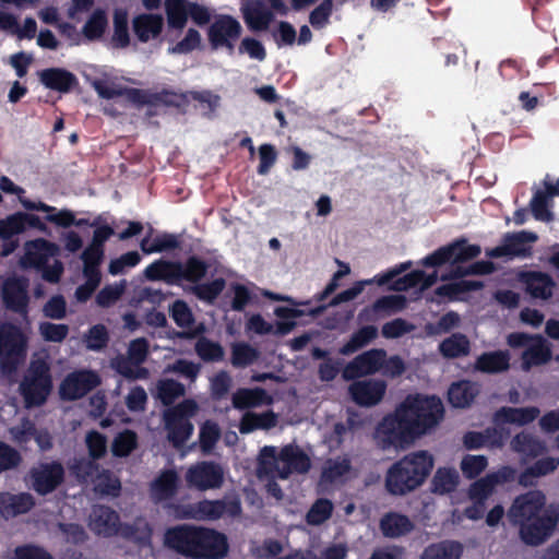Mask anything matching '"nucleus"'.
<instances>
[{
	"label": "nucleus",
	"instance_id": "nucleus-51",
	"mask_svg": "<svg viewBox=\"0 0 559 559\" xmlns=\"http://www.w3.org/2000/svg\"><path fill=\"white\" fill-rule=\"evenodd\" d=\"M94 490L102 496L118 497L121 491L119 478L114 476L108 469H98L95 476Z\"/></svg>",
	"mask_w": 559,
	"mask_h": 559
},
{
	"label": "nucleus",
	"instance_id": "nucleus-52",
	"mask_svg": "<svg viewBox=\"0 0 559 559\" xmlns=\"http://www.w3.org/2000/svg\"><path fill=\"white\" fill-rule=\"evenodd\" d=\"M105 258V249L88 245L81 253V260L83 262V275H95L100 276V264Z\"/></svg>",
	"mask_w": 559,
	"mask_h": 559
},
{
	"label": "nucleus",
	"instance_id": "nucleus-42",
	"mask_svg": "<svg viewBox=\"0 0 559 559\" xmlns=\"http://www.w3.org/2000/svg\"><path fill=\"white\" fill-rule=\"evenodd\" d=\"M378 336V329L374 325H365L355 331L348 342L341 348L342 355H349L367 346Z\"/></svg>",
	"mask_w": 559,
	"mask_h": 559
},
{
	"label": "nucleus",
	"instance_id": "nucleus-38",
	"mask_svg": "<svg viewBox=\"0 0 559 559\" xmlns=\"http://www.w3.org/2000/svg\"><path fill=\"white\" fill-rule=\"evenodd\" d=\"M276 423L277 417L272 411L262 414L248 412L240 419L239 431L247 435L258 429H271L275 427Z\"/></svg>",
	"mask_w": 559,
	"mask_h": 559
},
{
	"label": "nucleus",
	"instance_id": "nucleus-43",
	"mask_svg": "<svg viewBox=\"0 0 559 559\" xmlns=\"http://www.w3.org/2000/svg\"><path fill=\"white\" fill-rule=\"evenodd\" d=\"M112 47L127 48L130 45L128 12L123 9H116L112 16Z\"/></svg>",
	"mask_w": 559,
	"mask_h": 559
},
{
	"label": "nucleus",
	"instance_id": "nucleus-40",
	"mask_svg": "<svg viewBox=\"0 0 559 559\" xmlns=\"http://www.w3.org/2000/svg\"><path fill=\"white\" fill-rule=\"evenodd\" d=\"M551 359V349L540 337H536V342L531 344L522 354V367L528 370L533 366L547 364Z\"/></svg>",
	"mask_w": 559,
	"mask_h": 559
},
{
	"label": "nucleus",
	"instance_id": "nucleus-45",
	"mask_svg": "<svg viewBox=\"0 0 559 559\" xmlns=\"http://www.w3.org/2000/svg\"><path fill=\"white\" fill-rule=\"evenodd\" d=\"M185 393V385L174 379H160L156 384V397L165 406L173 405Z\"/></svg>",
	"mask_w": 559,
	"mask_h": 559
},
{
	"label": "nucleus",
	"instance_id": "nucleus-23",
	"mask_svg": "<svg viewBox=\"0 0 559 559\" xmlns=\"http://www.w3.org/2000/svg\"><path fill=\"white\" fill-rule=\"evenodd\" d=\"M57 246L46 239H36L26 243V251L21 260L24 267L40 270L45 267L49 258L57 253Z\"/></svg>",
	"mask_w": 559,
	"mask_h": 559
},
{
	"label": "nucleus",
	"instance_id": "nucleus-53",
	"mask_svg": "<svg viewBox=\"0 0 559 559\" xmlns=\"http://www.w3.org/2000/svg\"><path fill=\"white\" fill-rule=\"evenodd\" d=\"M138 447V436L133 430L124 429L119 432L111 444V452L114 456L127 457Z\"/></svg>",
	"mask_w": 559,
	"mask_h": 559
},
{
	"label": "nucleus",
	"instance_id": "nucleus-12",
	"mask_svg": "<svg viewBox=\"0 0 559 559\" xmlns=\"http://www.w3.org/2000/svg\"><path fill=\"white\" fill-rule=\"evenodd\" d=\"M99 374L94 370H76L69 373L60 384L59 393L64 401H76L100 384Z\"/></svg>",
	"mask_w": 559,
	"mask_h": 559
},
{
	"label": "nucleus",
	"instance_id": "nucleus-54",
	"mask_svg": "<svg viewBox=\"0 0 559 559\" xmlns=\"http://www.w3.org/2000/svg\"><path fill=\"white\" fill-rule=\"evenodd\" d=\"M221 438V429L215 421L206 420L200 427L199 444L203 454H210Z\"/></svg>",
	"mask_w": 559,
	"mask_h": 559
},
{
	"label": "nucleus",
	"instance_id": "nucleus-21",
	"mask_svg": "<svg viewBox=\"0 0 559 559\" xmlns=\"http://www.w3.org/2000/svg\"><path fill=\"white\" fill-rule=\"evenodd\" d=\"M169 314L175 323L183 331L175 332V335L181 340H193L203 332V326L191 329L195 319L188 304L182 299L175 300L169 307Z\"/></svg>",
	"mask_w": 559,
	"mask_h": 559
},
{
	"label": "nucleus",
	"instance_id": "nucleus-17",
	"mask_svg": "<svg viewBox=\"0 0 559 559\" xmlns=\"http://www.w3.org/2000/svg\"><path fill=\"white\" fill-rule=\"evenodd\" d=\"M386 392V383L383 380L368 379L354 380L348 386V393L355 404L361 407H372L379 404Z\"/></svg>",
	"mask_w": 559,
	"mask_h": 559
},
{
	"label": "nucleus",
	"instance_id": "nucleus-36",
	"mask_svg": "<svg viewBox=\"0 0 559 559\" xmlns=\"http://www.w3.org/2000/svg\"><path fill=\"white\" fill-rule=\"evenodd\" d=\"M243 17L251 29L265 31L273 21L274 14L261 0H255L245 9Z\"/></svg>",
	"mask_w": 559,
	"mask_h": 559
},
{
	"label": "nucleus",
	"instance_id": "nucleus-9",
	"mask_svg": "<svg viewBox=\"0 0 559 559\" xmlns=\"http://www.w3.org/2000/svg\"><path fill=\"white\" fill-rule=\"evenodd\" d=\"M240 512L241 506L236 499L229 501L203 499L195 503L179 506L177 509L179 518L197 521H215L225 514L234 518L239 515Z\"/></svg>",
	"mask_w": 559,
	"mask_h": 559
},
{
	"label": "nucleus",
	"instance_id": "nucleus-7",
	"mask_svg": "<svg viewBox=\"0 0 559 559\" xmlns=\"http://www.w3.org/2000/svg\"><path fill=\"white\" fill-rule=\"evenodd\" d=\"M52 390L50 367L45 360L32 361L20 383L25 407H39L47 402Z\"/></svg>",
	"mask_w": 559,
	"mask_h": 559
},
{
	"label": "nucleus",
	"instance_id": "nucleus-8",
	"mask_svg": "<svg viewBox=\"0 0 559 559\" xmlns=\"http://www.w3.org/2000/svg\"><path fill=\"white\" fill-rule=\"evenodd\" d=\"M27 338L13 323L0 325V368L3 372L14 371L25 358Z\"/></svg>",
	"mask_w": 559,
	"mask_h": 559
},
{
	"label": "nucleus",
	"instance_id": "nucleus-10",
	"mask_svg": "<svg viewBox=\"0 0 559 559\" xmlns=\"http://www.w3.org/2000/svg\"><path fill=\"white\" fill-rule=\"evenodd\" d=\"M481 252L479 245H471L465 238L457 239L440 247L421 261L426 267H437L450 263H464L477 258Z\"/></svg>",
	"mask_w": 559,
	"mask_h": 559
},
{
	"label": "nucleus",
	"instance_id": "nucleus-19",
	"mask_svg": "<svg viewBox=\"0 0 559 559\" xmlns=\"http://www.w3.org/2000/svg\"><path fill=\"white\" fill-rule=\"evenodd\" d=\"M180 488V478L176 469L166 468L151 481L148 493L153 503L159 504L174 499Z\"/></svg>",
	"mask_w": 559,
	"mask_h": 559
},
{
	"label": "nucleus",
	"instance_id": "nucleus-63",
	"mask_svg": "<svg viewBox=\"0 0 559 559\" xmlns=\"http://www.w3.org/2000/svg\"><path fill=\"white\" fill-rule=\"evenodd\" d=\"M109 342V334L104 324L93 325L86 334V346L92 350H102Z\"/></svg>",
	"mask_w": 559,
	"mask_h": 559
},
{
	"label": "nucleus",
	"instance_id": "nucleus-35",
	"mask_svg": "<svg viewBox=\"0 0 559 559\" xmlns=\"http://www.w3.org/2000/svg\"><path fill=\"white\" fill-rule=\"evenodd\" d=\"M164 420L169 442L177 449L183 447L193 432L192 423L168 415H164Z\"/></svg>",
	"mask_w": 559,
	"mask_h": 559
},
{
	"label": "nucleus",
	"instance_id": "nucleus-55",
	"mask_svg": "<svg viewBox=\"0 0 559 559\" xmlns=\"http://www.w3.org/2000/svg\"><path fill=\"white\" fill-rule=\"evenodd\" d=\"M70 473L80 481L86 483L94 479L99 469V464L93 459H74L69 466Z\"/></svg>",
	"mask_w": 559,
	"mask_h": 559
},
{
	"label": "nucleus",
	"instance_id": "nucleus-60",
	"mask_svg": "<svg viewBox=\"0 0 559 559\" xmlns=\"http://www.w3.org/2000/svg\"><path fill=\"white\" fill-rule=\"evenodd\" d=\"M549 200L547 193L537 190L530 202L531 211L535 219L540 222H549L552 219V213L549 211Z\"/></svg>",
	"mask_w": 559,
	"mask_h": 559
},
{
	"label": "nucleus",
	"instance_id": "nucleus-1",
	"mask_svg": "<svg viewBox=\"0 0 559 559\" xmlns=\"http://www.w3.org/2000/svg\"><path fill=\"white\" fill-rule=\"evenodd\" d=\"M443 414V404L438 396H408L377 425V445L381 450L407 449L416 439L436 427Z\"/></svg>",
	"mask_w": 559,
	"mask_h": 559
},
{
	"label": "nucleus",
	"instance_id": "nucleus-58",
	"mask_svg": "<svg viewBox=\"0 0 559 559\" xmlns=\"http://www.w3.org/2000/svg\"><path fill=\"white\" fill-rule=\"evenodd\" d=\"M496 488V484L491 479V476H486L475 480L468 488V497L472 501L486 502V500L492 495Z\"/></svg>",
	"mask_w": 559,
	"mask_h": 559
},
{
	"label": "nucleus",
	"instance_id": "nucleus-41",
	"mask_svg": "<svg viewBox=\"0 0 559 559\" xmlns=\"http://www.w3.org/2000/svg\"><path fill=\"white\" fill-rule=\"evenodd\" d=\"M189 0H166L165 12L167 23L170 28L182 29L189 17L190 10Z\"/></svg>",
	"mask_w": 559,
	"mask_h": 559
},
{
	"label": "nucleus",
	"instance_id": "nucleus-44",
	"mask_svg": "<svg viewBox=\"0 0 559 559\" xmlns=\"http://www.w3.org/2000/svg\"><path fill=\"white\" fill-rule=\"evenodd\" d=\"M108 26V19L105 10L95 9L82 28V34L90 40H98L103 37Z\"/></svg>",
	"mask_w": 559,
	"mask_h": 559
},
{
	"label": "nucleus",
	"instance_id": "nucleus-56",
	"mask_svg": "<svg viewBox=\"0 0 559 559\" xmlns=\"http://www.w3.org/2000/svg\"><path fill=\"white\" fill-rule=\"evenodd\" d=\"M333 512V503L326 498H320L314 501L306 515V521L310 525H320L329 520Z\"/></svg>",
	"mask_w": 559,
	"mask_h": 559
},
{
	"label": "nucleus",
	"instance_id": "nucleus-62",
	"mask_svg": "<svg viewBox=\"0 0 559 559\" xmlns=\"http://www.w3.org/2000/svg\"><path fill=\"white\" fill-rule=\"evenodd\" d=\"M414 330V325L402 318L393 319L382 325L381 334L384 338H399Z\"/></svg>",
	"mask_w": 559,
	"mask_h": 559
},
{
	"label": "nucleus",
	"instance_id": "nucleus-11",
	"mask_svg": "<svg viewBox=\"0 0 559 559\" xmlns=\"http://www.w3.org/2000/svg\"><path fill=\"white\" fill-rule=\"evenodd\" d=\"M187 486L200 491L221 488L224 483L222 466L213 461H201L191 465L185 475Z\"/></svg>",
	"mask_w": 559,
	"mask_h": 559
},
{
	"label": "nucleus",
	"instance_id": "nucleus-2",
	"mask_svg": "<svg viewBox=\"0 0 559 559\" xmlns=\"http://www.w3.org/2000/svg\"><path fill=\"white\" fill-rule=\"evenodd\" d=\"M510 522L519 526L524 544L538 546L554 533L559 522V506H546L540 490H531L516 497L509 510Z\"/></svg>",
	"mask_w": 559,
	"mask_h": 559
},
{
	"label": "nucleus",
	"instance_id": "nucleus-48",
	"mask_svg": "<svg viewBox=\"0 0 559 559\" xmlns=\"http://www.w3.org/2000/svg\"><path fill=\"white\" fill-rule=\"evenodd\" d=\"M181 267L183 281L197 285L205 277L210 264L198 255H191L183 263L181 262Z\"/></svg>",
	"mask_w": 559,
	"mask_h": 559
},
{
	"label": "nucleus",
	"instance_id": "nucleus-46",
	"mask_svg": "<svg viewBox=\"0 0 559 559\" xmlns=\"http://www.w3.org/2000/svg\"><path fill=\"white\" fill-rule=\"evenodd\" d=\"M459 485V474L453 468H438L431 480V490L438 495L453 492Z\"/></svg>",
	"mask_w": 559,
	"mask_h": 559
},
{
	"label": "nucleus",
	"instance_id": "nucleus-5",
	"mask_svg": "<svg viewBox=\"0 0 559 559\" xmlns=\"http://www.w3.org/2000/svg\"><path fill=\"white\" fill-rule=\"evenodd\" d=\"M259 464L260 473H273L277 471L281 479H286L293 473L305 474L311 467L309 456L297 445L288 444L282 448L277 455L275 447H264L261 450Z\"/></svg>",
	"mask_w": 559,
	"mask_h": 559
},
{
	"label": "nucleus",
	"instance_id": "nucleus-16",
	"mask_svg": "<svg viewBox=\"0 0 559 559\" xmlns=\"http://www.w3.org/2000/svg\"><path fill=\"white\" fill-rule=\"evenodd\" d=\"M240 23L231 15L218 16L209 27V40L213 48L226 47L231 52L234 41L241 35Z\"/></svg>",
	"mask_w": 559,
	"mask_h": 559
},
{
	"label": "nucleus",
	"instance_id": "nucleus-25",
	"mask_svg": "<svg viewBox=\"0 0 559 559\" xmlns=\"http://www.w3.org/2000/svg\"><path fill=\"white\" fill-rule=\"evenodd\" d=\"M406 306V298L403 295H389L378 298L371 306L365 307L358 314V321H374L378 313L391 314L401 311Z\"/></svg>",
	"mask_w": 559,
	"mask_h": 559
},
{
	"label": "nucleus",
	"instance_id": "nucleus-33",
	"mask_svg": "<svg viewBox=\"0 0 559 559\" xmlns=\"http://www.w3.org/2000/svg\"><path fill=\"white\" fill-rule=\"evenodd\" d=\"M479 390L475 382L471 380H460L453 382L448 391L449 403L456 408H464L469 406Z\"/></svg>",
	"mask_w": 559,
	"mask_h": 559
},
{
	"label": "nucleus",
	"instance_id": "nucleus-49",
	"mask_svg": "<svg viewBox=\"0 0 559 559\" xmlns=\"http://www.w3.org/2000/svg\"><path fill=\"white\" fill-rule=\"evenodd\" d=\"M194 350L197 355L205 362L222 361L225 356V350L218 342H214L205 336L198 338Z\"/></svg>",
	"mask_w": 559,
	"mask_h": 559
},
{
	"label": "nucleus",
	"instance_id": "nucleus-61",
	"mask_svg": "<svg viewBox=\"0 0 559 559\" xmlns=\"http://www.w3.org/2000/svg\"><path fill=\"white\" fill-rule=\"evenodd\" d=\"M93 87L100 98L112 99L115 97L124 96L128 99V102L131 103L130 91L133 87L117 86L115 84H109L104 80H95L93 82Z\"/></svg>",
	"mask_w": 559,
	"mask_h": 559
},
{
	"label": "nucleus",
	"instance_id": "nucleus-30",
	"mask_svg": "<svg viewBox=\"0 0 559 559\" xmlns=\"http://www.w3.org/2000/svg\"><path fill=\"white\" fill-rule=\"evenodd\" d=\"M379 527L384 537L399 538L409 534L415 525L407 515L391 511L381 518Z\"/></svg>",
	"mask_w": 559,
	"mask_h": 559
},
{
	"label": "nucleus",
	"instance_id": "nucleus-6",
	"mask_svg": "<svg viewBox=\"0 0 559 559\" xmlns=\"http://www.w3.org/2000/svg\"><path fill=\"white\" fill-rule=\"evenodd\" d=\"M495 271L491 261H476L469 266L456 265L448 274H442L441 280H459L453 283L443 284L435 289V294L449 300H457L463 294L475 292L483 288V283L478 281L462 280L467 275H487Z\"/></svg>",
	"mask_w": 559,
	"mask_h": 559
},
{
	"label": "nucleus",
	"instance_id": "nucleus-24",
	"mask_svg": "<svg viewBox=\"0 0 559 559\" xmlns=\"http://www.w3.org/2000/svg\"><path fill=\"white\" fill-rule=\"evenodd\" d=\"M519 278L533 298L548 299L552 296L556 284L549 274L540 271H525Z\"/></svg>",
	"mask_w": 559,
	"mask_h": 559
},
{
	"label": "nucleus",
	"instance_id": "nucleus-29",
	"mask_svg": "<svg viewBox=\"0 0 559 559\" xmlns=\"http://www.w3.org/2000/svg\"><path fill=\"white\" fill-rule=\"evenodd\" d=\"M133 32L141 43L157 38L164 27V20L159 14L142 13L132 21Z\"/></svg>",
	"mask_w": 559,
	"mask_h": 559
},
{
	"label": "nucleus",
	"instance_id": "nucleus-14",
	"mask_svg": "<svg viewBox=\"0 0 559 559\" xmlns=\"http://www.w3.org/2000/svg\"><path fill=\"white\" fill-rule=\"evenodd\" d=\"M538 237L535 233L521 230L518 233H508L503 236L501 245L487 251V255L491 259L499 258H526L531 254V248L526 243L537 241Z\"/></svg>",
	"mask_w": 559,
	"mask_h": 559
},
{
	"label": "nucleus",
	"instance_id": "nucleus-3",
	"mask_svg": "<svg viewBox=\"0 0 559 559\" xmlns=\"http://www.w3.org/2000/svg\"><path fill=\"white\" fill-rule=\"evenodd\" d=\"M164 544L187 558L221 559L228 551L224 534L205 527L181 524L167 528Z\"/></svg>",
	"mask_w": 559,
	"mask_h": 559
},
{
	"label": "nucleus",
	"instance_id": "nucleus-20",
	"mask_svg": "<svg viewBox=\"0 0 559 559\" xmlns=\"http://www.w3.org/2000/svg\"><path fill=\"white\" fill-rule=\"evenodd\" d=\"M411 263L401 264L400 266L388 271L384 274L377 275L374 280H365V281H358L356 282L352 287L338 293L335 295L329 306L335 307L343 302L350 301L355 299L359 294L362 293L365 289V286L372 284L373 282H377L378 285L382 286L388 283H390L394 277H396L400 273L405 271Z\"/></svg>",
	"mask_w": 559,
	"mask_h": 559
},
{
	"label": "nucleus",
	"instance_id": "nucleus-13",
	"mask_svg": "<svg viewBox=\"0 0 559 559\" xmlns=\"http://www.w3.org/2000/svg\"><path fill=\"white\" fill-rule=\"evenodd\" d=\"M386 352L383 348H372L357 355L343 369L342 377L346 381L356 380L361 377L372 376L382 368Z\"/></svg>",
	"mask_w": 559,
	"mask_h": 559
},
{
	"label": "nucleus",
	"instance_id": "nucleus-47",
	"mask_svg": "<svg viewBox=\"0 0 559 559\" xmlns=\"http://www.w3.org/2000/svg\"><path fill=\"white\" fill-rule=\"evenodd\" d=\"M260 352L246 342H237L231 345L230 362L235 368H245L255 362Z\"/></svg>",
	"mask_w": 559,
	"mask_h": 559
},
{
	"label": "nucleus",
	"instance_id": "nucleus-32",
	"mask_svg": "<svg viewBox=\"0 0 559 559\" xmlns=\"http://www.w3.org/2000/svg\"><path fill=\"white\" fill-rule=\"evenodd\" d=\"M233 406L236 409H248L272 403L271 396L263 388H241L231 396Z\"/></svg>",
	"mask_w": 559,
	"mask_h": 559
},
{
	"label": "nucleus",
	"instance_id": "nucleus-4",
	"mask_svg": "<svg viewBox=\"0 0 559 559\" xmlns=\"http://www.w3.org/2000/svg\"><path fill=\"white\" fill-rule=\"evenodd\" d=\"M433 456L425 450L411 452L394 462L385 474V489L392 496H406L426 481L433 468Z\"/></svg>",
	"mask_w": 559,
	"mask_h": 559
},
{
	"label": "nucleus",
	"instance_id": "nucleus-26",
	"mask_svg": "<svg viewBox=\"0 0 559 559\" xmlns=\"http://www.w3.org/2000/svg\"><path fill=\"white\" fill-rule=\"evenodd\" d=\"M39 80L45 87L59 93H69L78 84V78L63 68H48L39 72Z\"/></svg>",
	"mask_w": 559,
	"mask_h": 559
},
{
	"label": "nucleus",
	"instance_id": "nucleus-34",
	"mask_svg": "<svg viewBox=\"0 0 559 559\" xmlns=\"http://www.w3.org/2000/svg\"><path fill=\"white\" fill-rule=\"evenodd\" d=\"M514 452L531 459H536L547 452L546 443L532 433L522 431L511 440Z\"/></svg>",
	"mask_w": 559,
	"mask_h": 559
},
{
	"label": "nucleus",
	"instance_id": "nucleus-59",
	"mask_svg": "<svg viewBox=\"0 0 559 559\" xmlns=\"http://www.w3.org/2000/svg\"><path fill=\"white\" fill-rule=\"evenodd\" d=\"M38 331L46 342L61 343L69 334V326L64 323L41 322Z\"/></svg>",
	"mask_w": 559,
	"mask_h": 559
},
{
	"label": "nucleus",
	"instance_id": "nucleus-27",
	"mask_svg": "<svg viewBox=\"0 0 559 559\" xmlns=\"http://www.w3.org/2000/svg\"><path fill=\"white\" fill-rule=\"evenodd\" d=\"M34 506L35 499L29 492L0 493V514L5 519L27 513Z\"/></svg>",
	"mask_w": 559,
	"mask_h": 559
},
{
	"label": "nucleus",
	"instance_id": "nucleus-64",
	"mask_svg": "<svg viewBox=\"0 0 559 559\" xmlns=\"http://www.w3.org/2000/svg\"><path fill=\"white\" fill-rule=\"evenodd\" d=\"M12 559H53L43 547L27 544L14 549Z\"/></svg>",
	"mask_w": 559,
	"mask_h": 559
},
{
	"label": "nucleus",
	"instance_id": "nucleus-15",
	"mask_svg": "<svg viewBox=\"0 0 559 559\" xmlns=\"http://www.w3.org/2000/svg\"><path fill=\"white\" fill-rule=\"evenodd\" d=\"M33 489L40 496L55 491L64 480V468L58 461L43 463L31 469Z\"/></svg>",
	"mask_w": 559,
	"mask_h": 559
},
{
	"label": "nucleus",
	"instance_id": "nucleus-18",
	"mask_svg": "<svg viewBox=\"0 0 559 559\" xmlns=\"http://www.w3.org/2000/svg\"><path fill=\"white\" fill-rule=\"evenodd\" d=\"M27 280L24 277H10L2 286V298L7 309L27 317L29 297L27 294Z\"/></svg>",
	"mask_w": 559,
	"mask_h": 559
},
{
	"label": "nucleus",
	"instance_id": "nucleus-31",
	"mask_svg": "<svg viewBox=\"0 0 559 559\" xmlns=\"http://www.w3.org/2000/svg\"><path fill=\"white\" fill-rule=\"evenodd\" d=\"M510 359L508 350L485 352L476 358L474 368L483 373H501L509 370Z\"/></svg>",
	"mask_w": 559,
	"mask_h": 559
},
{
	"label": "nucleus",
	"instance_id": "nucleus-39",
	"mask_svg": "<svg viewBox=\"0 0 559 559\" xmlns=\"http://www.w3.org/2000/svg\"><path fill=\"white\" fill-rule=\"evenodd\" d=\"M439 352L447 359L464 357L471 352V343L465 334L453 333L439 344Z\"/></svg>",
	"mask_w": 559,
	"mask_h": 559
},
{
	"label": "nucleus",
	"instance_id": "nucleus-50",
	"mask_svg": "<svg viewBox=\"0 0 559 559\" xmlns=\"http://www.w3.org/2000/svg\"><path fill=\"white\" fill-rule=\"evenodd\" d=\"M226 287V280L214 278L207 283H198L191 288L192 294L200 300L213 304Z\"/></svg>",
	"mask_w": 559,
	"mask_h": 559
},
{
	"label": "nucleus",
	"instance_id": "nucleus-22",
	"mask_svg": "<svg viewBox=\"0 0 559 559\" xmlns=\"http://www.w3.org/2000/svg\"><path fill=\"white\" fill-rule=\"evenodd\" d=\"M90 520L91 530L97 535L110 537L116 535L119 531L120 516L110 507H94Z\"/></svg>",
	"mask_w": 559,
	"mask_h": 559
},
{
	"label": "nucleus",
	"instance_id": "nucleus-28",
	"mask_svg": "<svg viewBox=\"0 0 559 559\" xmlns=\"http://www.w3.org/2000/svg\"><path fill=\"white\" fill-rule=\"evenodd\" d=\"M540 414V411L536 406H527V407H510L503 406L496 411L493 415V421L496 425H504V424H516L519 426H524L533 423Z\"/></svg>",
	"mask_w": 559,
	"mask_h": 559
},
{
	"label": "nucleus",
	"instance_id": "nucleus-57",
	"mask_svg": "<svg viewBox=\"0 0 559 559\" xmlns=\"http://www.w3.org/2000/svg\"><path fill=\"white\" fill-rule=\"evenodd\" d=\"M488 466V460L485 455L466 454L460 464L462 474L467 479H474L479 476Z\"/></svg>",
	"mask_w": 559,
	"mask_h": 559
},
{
	"label": "nucleus",
	"instance_id": "nucleus-37",
	"mask_svg": "<svg viewBox=\"0 0 559 559\" xmlns=\"http://www.w3.org/2000/svg\"><path fill=\"white\" fill-rule=\"evenodd\" d=\"M464 547L460 542L447 539L428 545L420 559H461Z\"/></svg>",
	"mask_w": 559,
	"mask_h": 559
}]
</instances>
